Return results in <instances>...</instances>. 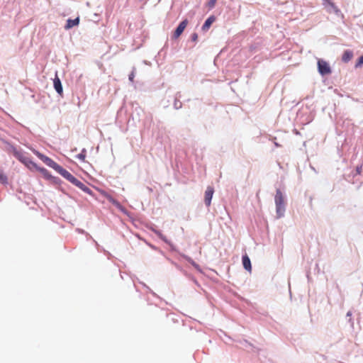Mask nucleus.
I'll list each match as a JSON object with an SVG mask.
<instances>
[{
  "mask_svg": "<svg viewBox=\"0 0 363 363\" xmlns=\"http://www.w3.org/2000/svg\"><path fill=\"white\" fill-rule=\"evenodd\" d=\"M33 154L38 157L43 163H45L49 167L53 169L55 172H57L61 176L66 170L61 165L55 162L52 159L40 152V151L33 149L32 150Z\"/></svg>",
  "mask_w": 363,
  "mask_h": 363,
  "instance_id": "f257e3e1",
  "label": "nucleus"
},
{
  "mask_svg": "<svg viewBox=\"0 0 363 363\" xmlns=\"http://www.w3.org/2000/svg\"><path fill=\"white\" fill-rule=\"evenodd\" d=\"M33 154L38 157L43 163H45L49 167L53 169L55 172H57L61 176L66 170L61 165L55 162L52 159L40 152V151L33 149L32 150Z\"/></svg>",
  "mask_w": 363,
  "mask_h": 363,
  "instance_id": "f03ea898",
  "label": "nucleus"
},
{
  "mask_svg": "<svg viewBox=\"0 0 363 363\" xmlns=\"http://www.w3.org/2000/svg\"><path fill=\"white\" fill-rule=\"evenodd\" d=\"M62 177L75 186L80 189L84 193H86L91 196L93 198H95V194L94 191L87 186H86L83 182L76 178L74 175H72L70 172H69L67 169L62 174Z\"/></svg>",
  "mask_w": 363,
  "mask_h": 363,
  "instance_id": "7ed1b4c3",
  "label": "nucleus"
},
{
  "mask_svg": "<svg viewBox=\"0 0 363 363\" xmlns=\"http://www.w3.org/2000/svg\"><path fill=\"white\" fill-rule=\"evenodd\" d=\"M62 177L75 186L80 189L84 193H86L91 196L93 198H95V194L94 191L87 186H86L83 182L76 178L74 175H72L70 172H69L67 169L62 174Z\"/></svg>",
  "mask_w": 363,
  "mask_h": 363,
  "instance_id": "20e7f679",
  "label": "nucleus"
},
{
  "mask_svg": "<svg viewBox=\"0 0 363 363\" xmlns=\"http://www.w3.org/2000/svg\"><path fill=\"white\" fill-rule=\"evenodd\" d=\"M274 202L276 206V214L277 218L284 216L286 211L285 196L280 189H277L274 196Z\"/></svg>",
  "mask_w": 363,
  "mask_h": 363,
  "instance_id": "39448f33",
  "label": "nucleus"
},
{
  "mask_svg": "<svg viewBox=\"0 0 363 363\" xmlns=\"http://www.w3.org/2000/svg\"><path fill=\"white\" fill-rule=\"evenodd\" d=\"M99 191L117 209H118L124 215L130 218V213L117 199L113 198L111 194L104 190H99Z\"/></svg>",
  "mask_w": 363,
  "mask_h": 363,
  "instance_id": "423d86ee",
  "label": "nucleus"
},
{
  "mask_svg": "<svg viewBox=\"0 0 363 363\" xmlns=\"http://www.w3.org/2000/svg\"><path fill=\"white\" fill-rule=\"evenodd\" d=\"M317 67L318 72L322 77L330 74L332 73V69L330 64L323 59L318 60Z\"/></svg>",
  "mask_w": 363,
  "mask_h": 363,
  "instance_id": "0eeeda50",
  "label": "nucleus"
},
{
  "mask_svg": "<svg viewBox=\"0 0 363 363\" xmlns=\"http://www.w3.org/2000/svg\"><path fill=\"white\" fill-rule=\"evenodd\" d=\"M12 152L13 156L22 164H25L27 167H30V164L33 161L31 158L26 157L24 154L18 151L14 146H12Z\"/></svg>",
  "mask_w": 363,
  "mask_h": 363,
  "instance_id": "6e6552de",
  "label": "nucleus"
},
{
  "mask_svg": "<svg viewBox=\"0 0 363 363\" xmlns=\"http://www.w3.org/2000/svg\"><path fill=\"white\" fill-rule=\"evenodd\" d=\"M189 23V21L187 18L182 20L178 26L176 27L174 30L173 31L172 38L177 39L180 37V35L183 33L185 28H186Z\"/></svg>",
  "mask_w": 363,
  "mask_h": 363,
  "instance_id": "1a4fd4ad",
  "label": "nucleus"
},
{
  "mask_svg": "<svg viewBox=\"0 0 363 363\" xmlns=\"http://www.w3.org/2000/svg\"><path fill=\"white\" fill-rule=\"evenodd\" d=\"M214 194V188L213 186H208L204 194V203L207 207L211 206V201L213 199V196Z\"/></svg>",
  "mask_w": 363,
  "mask_h": 363,
  "instance_id": "9d476101",
  "label": "nucleus"
},
{
  "mask_svg": "<svg viewBox=\"0 0 363 363\" xmlns=\"http://www.w3.org/2000/svg\"><path fill=\"white\" fill-rule=\"evenodd\" d=\"M53 87L55 90V91L60 95V96H62L63 95V87L62 84V82L60 79L59 78L57 73H55V77L53 79Z\"/></svg>",
  "mask_w": 363,
  "mask_h": 363,
  "instance_id": "9b49d317",
  "label": "nucleus"
},
{
  "mask_svg": "<svg viewBox=\"0 0 363 363\" xmlns=\"http://www.w3.org/2000/svg\"><path fill=\"white\" fill-rule=\"evenodd\" d=\"M216 17L214 15H211L208 16L204 21L203 24L201 26V30L203 32H206L209 30L211 25L216 21Z\"/></svg>",
  "mask_w": 363,
  "mask_h": 363,
  "instance_id": "f8f14e48",
  "label": "nucleus"
},
{
  "mask_svg": "<svg viewBox=\"0 0 363 363\" xmlns=\"http://www.w3.org/2000/svg\"><path fill=\"white\" fill-rule=\"evenodd\" d=\"M50 182H51L52 184L56 186L57 189L62 191V193H65V189L62 186L64 182L60 177L52 175V177L50 179Z\"/></svg>",
  "mask_w": 363,
  "mask_h": 363,
  "instance_id": "ddd939ff",
  "label": "nucleus"
},
{
  "mask_svg": "<svg viewBox=\"0 0 363 363\" xmlns=\"http://www.w3.org/2000/svg\"><path fill=\"white\" fill-rule=\"evenodd\" d=\"M79 23V17L77 16L75 18H68L66 21V23L65 25V30H69L72 28L74 26H78Z\"/></svg>",
  "mask_w": 363,
  "mask_h": 363,
  "instance_id": "4468645a",
  "label": "nucleus"
},
{
  "mask_svg": "<svg viewBox=\"0 0 363 363\" xmlns=\"http://www.w3.org/2000/svg\"><path fill=\"white\" fill-rule=\"evenodd\" d=\"M182 94L180 91H177L173 99V108L174 110H179L182 108V103L180 101Z\"/></svg>",
  "mask_w": 363,
  "mask_h": 363,
  "instance_id": "2eb2a0df",
  "label": "nucleus"
},
{
  "mask_svg": "<svg viewBox=\"0 0 363 363\" xmlns=\"http://www.w3.org/2000/svg\"><path fill=\"white\" fill-rule=\"evenodd\" d=\"M242 263L243 268L246 271L251 272V271H252L251 260L247 254H245L242 256Z\"/></svg>",
  "mask_w": 363,
  "mask_h": 363,
  "instance_id": "dca6fc26",
  "label": "nucleus"
},
{
  "mask_svg": "<svg viewBox=\"0 0 363 363\" xmlns=\"http://www.w3.org/2000/svg\"><path fill=\"white\" fill-rule=\"evenodd\" d=\"M353 57V52L350 50H345L342 55V61L345 63L350 62Z\"/></svg>",
  "mask_w": 363,
  "mask_h": 363,
  "instance_id": "f3484780",
  "label": "nucleus"
},
{
  "mask_svg": "<svg viewBox=\"0 0 363 363\" xmlns=\"http://www.w3.org/2000/svg\"><path fill=\"white\" fill-rule=\"evenodd\" d=\"M86 155V150L85 148H82V150H81V152L76 155V158H77L78 160H79L82 162H84Z\"/></svg>",
  "mask_w": 363,
  "mask_h": 363,
  "instance_id": "a211bd4d",
  "label": "nucleus"
},
{
  "mask_svg": "<svg viewBox=\"0 0 363 363\" xmlns=\"http://www.w3.org/2000/svg\"><path fill=\"white\" fill-rule=\"evenodd\" d=\"M0 183L1 184H8V177L4 173L3 170L0 169Z\"/></svg>",
  "mask_w": 363,
  "mask_h": 363,
  "instance_id": "6ab92c4d",
  "label": "nucleus"
},
{
  "mask_svg": "<svg viewBox=\"0 0 363 363\" xmlns=\"http://www.w3.org/2000/svg\"><path fill=\"white\" fill-rule=\"evenodd\" d=\"M179 255L182 257H183L185 260H186L193 267L196 264V262L189 256H188L185 254H183V253H179Z\"/></svg>",
  "mask_w": 363,
  "mask_h": 363,
  "instance_id": "aec40b11",
  "label": "nucleus"
},
{
  "mask_svg": "<svg viewBox=\"0 0 363 363\" xmlns=\"http://www.w3.org/2000/svg\"><path fill=\"white\" fill-rule=\"evenodd\" d=\"M179 255L182 257H183L185 260H186L193 267L196 264V262L189 256H188L185 254H183V253H179Z\"/></svg>",
  "mask_w": 363,
  "mask_h": 363,
  "instance_id": "412c9836",
  "label": "nucleus"
},
{
  "mask_svg": "<svg viewBox=\"0 0 363 363\" xmlns=\"http://www.w3.org/2000/svg\"><path fill=\"white\" fill-rule=\"evenodd\" d=\"M179 255L182 257H183L185 260H186L193 267L196 264V262L189 256H188L185 254H183V253H179Z\"/></svg>",
  "mask_w": 363,
  "mask_h": 363,
  "instance_id": "4be33fe9",
  "label": "nucleus"
},
{
  "mask_svg": "<svg viewBox=\"0 0 363 363\" xmlns=\"http://www.w3.org/2000/svg\"><path fill=\"white\" fill-rule=\"evenodd\" d=\"M171 101H172V97L169 96L167 99H162L161 101L160 104L164 108H167L170 105Z\"/></svg>",
  "mask_w": 363,
  "mask_h": 363,
  "instance_id": "5701e85b",
  "label": "nucleus"
},
{
  "mask_svg": "<svg viewBox=\"0 0 363 363\" xmlns=\"http://www.w3.org/2000/svg\"><path fill=\"white\" fill-rule=\"evenodd\" d=\"M325 8L329 13H332L337 6L331 1Z\"/></svg>",
  "mask_w": 363,
  "mask_h": 363,
  "instance_id": "b1692460",
  "label": "nucleus"
},
{
  "mask_svg": "<svg viewBox=\"0 0 363 363\" xmlns=\"http://www.w3.org/2000/svg\"><path fill=\"white\" fill-rule=\"evenodd\" d=\"M363 66V55L359 56L354 65L355 68H359Z\"/></svg>",
  "mask_w": 363,
  "mask_h": 363,
  "instance_id": "393cba45",
  "label": "nucleus"
},
{
  "mask_svg": "<svg viewBox=\"0 0 363 363\" xmlns=\"http://www.w3.org/2000/svg\"><path fill=\"white\" fill-rule=\"evenodd\" d=\"M156 234L160 237V238L163 240L167 244H170V241L164 236L161 232L157 231Z\"/></svg>",
  "mask_w": 363,
  "mask_h": 363,
  "instance_id": "a878e982",
  "label": "nucleus"
},
{
  "mask_svg": "<svg viewBox=\"0 0 363 363\" xmlns=\"http://www.w3.org/2000/svg\"><path fill=\"white\" fill-rule=\"evenodd\" d=\"M216 2H217V0H209L207 3V6H208V9L209 10L213 9L216 6Z\"/></svg>",
  "mask_w": 363,
  "mask_h": 363,
  "instance_id": "bb28decb",
  "label": "nucleus"
},
{
  "mask_svg": "<svg viewBox=\"0 0 363 363\" xmlns=\"http://www.w3.org/2000/svg\"><path fill=\"white\" fill-rule=\"evenodd\" d=\"M135 71V68L133 67L132 72L128 74V80L132 83H133V82H134Z\"/></svg>",
  "mask_w": 363,
  "mask_h": 363,
  "instance_id": "cd10ccee",
  "label": "nucleus"
},
{
  "mask_svg": "<svg viewBox=\"0 0 363 363\" xmlns=\"http://www.w3.org/2000/svg\"><path fill=\"white\" fill-rule=\"evenodd\" d=\"M43 176L44 177V178L45 179H47L48 181H50V179L52 177V174L48 170H47L46 173L43 174Z\"/></svg>",
  "mask_w": 363,
  "mask_h": 363,
  "instance_id": "c85d7f7f",
  "label": "nucleus"
},
{
  "mask_svg": "<svg viewBox=\"0 0 363 363\" xmlns=\"http://www.w3.org/2000/svg\"><path fill=\"white\" fill-rule=\"evenodd\" d=\"M143 286H144L145 288H146V289L148 290V291H149L151 294H152L154 296H155V297H157V298H158V296H157V294H155V292H154V291H152V289H151L148 286H147V285H146L145 284H144V283H143Z\"/></svg>",
  "mask_w": 363,
  "mask_h": 363,
  "instance_id": "c756f323",
  "label": "nucleus"
},
{
  "mask_svg": "<svg viewBox=\"0 0 363 363\" xmlns=\"http://www.w3.org/2000/svg\"><path fill=\"white\" fill-rule=\"evenodd\" d=\"M333 13H335V15L337 16H341L342 18L344 17L343 14L342 13L340 9L338 8H336L334 11H333Z\"/></svg>",
  "mask_w": 363,
  "mask_h": 363,
  "instance_id": "7c9ffc66",
  "label": "nucleus"
},
{
  "mask_svg": "<svg viewBox=\"0 0 363 363\" xmlns=\"http://www.w3.org/2000/svg\"><path fill=\"white\" fill-rule=\"evenodd\" d=\"M191 40L193 42H196L198 40V34L196 33H193L190 36Z\"/></svg>",
  "mask_w": 363,
  "mask_h": 363,
  "instance_id": "2f4dec72",
  "label": "nucleus"
},
{
  "mask_svg": "<svg viewBox=\"0 0 363 363\" xmlns=\"http://www.w3.org/2000/svg\"><path fill=\"white\" fill-rule=\"evenodd\" d=\"M362 165L357 166L356 169H355V174L354 175L360 174L361 172H362Z\"/></svg>",
  "mask_w": 363,
  "mask_h": 363,
  "instance_id": "473e14b6",
  "label": "nucleus"
},
{
  "mask_svg": "<svg viewBox=\"0 0 363 363\" xmlns=\"http://www.w3.org/2000/svg\"><path fill=\"white\" fill-rule=\"evenodd\" d=\"M47 170H48V169H47L46 168H45V167H40H40L38 168V169H37V171H38L39 172H40L42 174H43L46 173V171H47Z\"/></svg>",
  "mask_w": 363,
  "mask_h": 363,
  "instance_id": "72a5a7b5",
  "label": "nucleus"
},
{
  "mask_svg": "<svg viewBox=\"0 0 363 363\" xmlns=\"http://www.w3.org/2000/svg\"><path fill=\"white\" fill-rule=\"evenodd\" d=\"M39 167L40 166H38L35 162L32 161L30 164L29 168L33 167L34 169H35L37 170Z\"/></svg>",
  "mask_w": 363,
  "mask_h": 363,
  "instance_id": "f704fd0d",
  "label": "nucleus"
},
{
  "mask_svg": "<svg viewBox=\"0 0 363 363\" xmlns=\"http://www.w3.org/2000/svg\"><path fill=\"white\" fill-rule=\"evenodd\" d=\"M191 279L193 281V282L197 286H200V284L199 283V281L193 277H191Z\"/></svg>",
  "mask_w": 363,
  "mask_h": 363,
  "instance_id": "c9c22d12",
  "label": "nucleus"
},
{
  "mask_svg": "<svg viewBox=\"0 0 363 363\" xmlns=\"http://www.w3.org/2000/svg\"><path fill=\"white\" fill-rule=\"evenodd\" d=\"M323 1V5L324 6H327L328 4L331 1V0H322Z\"/></svg>",
  "mask_w": 363,
  "mask_h": 363,
  "instance_id": "e433bc0d",
  "label": "nucleus"
},
{
  "mask_svg": "<svg viewBox=\"0 0 363 363\" xmlns=\"http://www.w3.org/2000/svg\"><path fill=\"white\" fill-rule=\"evenodd\" d=\"M243 345L245 347H247V345H249L250 347H253L251 343H250L249 342H247L246 340H244Z\"/></svg>",
  "mask_w": 363,
  "mask_h": 363,
  "instance_id": "4c0bfd02",
  "label": "nucleus"
},
{
  "mask_svg": "<svg viewBox=\"0 0 363 363\" xmlns=\"http://www.w3.org/2000/svg\"><path fill=\"white\" fill-rule=\"evenodd\" d=\"M169 245L170 246V249L172 251H177L175 246L172 243L170 242V244H169Z\"/></svg>",
  "mask_w": 363,
  "mask_h": 363,
  "instance_id": "58836bf2",
  "label": "nucleus"
},
{
  "mask_svg": "<svg viewBox=\"0 0 363 363\" xmlns=\"http://www.w3.org/2000/svg\"><path fill=\"white\" fill-rule=\"evenodd\" d=\"M348 322L350 323L351 328H354V321H353V320L351 318H350L349 320H348Z\"/></svg>",
  "mask_w": 363,
  "mask_h": 363,
  "instance_id": "ea45409f",
  "label": "nucleus"
},
{
  "mask_svg": "<svg viewBox=\"0 0 363 363\" xmlns=\"http://www.w3.org/2000/svg\"><path fill=\"white\" fill-rule=\"evenodd\" d=\"M194 267L195 269H197L198 271H199V272H201V271L200 266H199L197 263H196V264L194 266Z\"/></svg>",
  "mask_w": 363,
  "mask_h": 363,
  "instance_id": "a19ab883",
  "label": "nucleus"
},
{
  "mask_svg": "<svg viewBox=\"0 0 363 363\" xmlns=\"http://www.w3.org/2000/svg\"><path fill=\"white\" fill-rule=\"evenodd\" d=\"M289 291L290 298L291 299V298H292V294H291V285H290V282H289Z\"/></svg>",
  "mask_w": 363,
  "mask_h": 363,
  "instance_id": "79ce46f5",
  "label": "nucleus"
},
{
  "mask_svg": "<svg viewBox=\"0 0 363 363\" xmlns=\"http://www.w3.org/2000/svg\"><path fill=\"white\" fill-rule=\"evenodd\" d=\"M347 317H350L351 318L352 316V312L350 311H349L347 313V315H346Z\"/></svg>",
  "mask_w": 363,
  "mask_h": 363,
  "instance_id": "37998d69",
  "label": "nucleus"
},
{
  "mask_svg": "<svg viewBox=\"0 0 363 363\" xmlns=\"http://www.w3.org/2000/svg\"><path fill=\"white\" fill-rule=\"evenodd\" d=\"M143 63H144V64H145V65H150V62H148V61H147V60H144V61H143Z\"/></svg>",
  "mask_w": 363,
  "mask_h": 363,
  "instance_id": "c03bdc74",
  "label": "nucleus"
},
{
  "mask_svg": "<svg viewBox=\"0 0 363 363\" xmlns=\"http://www.w3.org/2000/svg\"><path fill=\"white\" fill-rule=\"evenodd\" d=\"M78 231L81 233H84L85 231L84 230H82V229H78Z\"/></svg>",
  "mask_w": 363,
  "mask_h": 363,
  "instance_id": "a18cd8bd",
  "label": "nucleus"
},
{
  "mask_svg": "<svg viewBox=\"0 0 363 363\" xmlns=\"http://www.w3.org/2000/svg\"><path fill=\"white\" fill-rule=\"evenodd\" d=\"M171 262H172V264H174L176 267H178L177 264L175 262H174L173 261H172Z\"/></svg>",
  "mask_w": 363,
  "mask_h": 363,
  "instance_id": "49530a36",
  "label": "nucleus"
},
{
  "mask_svg": "<svg viewBox=\"0 0 363 363\" xmlns=\"http://www.w3.org/2000/svg\"><path fill=\"white\" fill-rule=\"evenodd\" d=\"M294 131H295L296 134H298L299 133V132L298 130H294Z\"/></svg>",
  "mask_w": 363,
  "mask_h": 363,
  "instance_id": "de8ad7c7",
  "label": "nucleus"
},
{
  "mask_svg": "<svg viewBox=\"0 0 363 363\" xmlns=\"http://www.w3.org/2000/svg\"><path fill=\"white\" fill-rule=\"evenodd\" d=\"M274 144H275V145H276L277 147H279V145L277 143H275Z\"/></svg>",
  "mask_w": 363,
  "mask_h": 363,
  "instance_id": "09e8293b",
  "label": "nucleus"
},
{
  "mask_svg": "<svg viewBox=\"0 0 363 363\" xmlns=\"http://www.w3.org/2000/svg\"><path fill=\"white\" fill-rule=\"evenodd\" d=\"M315 267L318 268V264H315Z\"/></svg>",
  "mask_w": 363,
  "mask_h": 363,
  "instance_id": "8fccbe9b",
  "label": "nucleus"
}]
</instances>
